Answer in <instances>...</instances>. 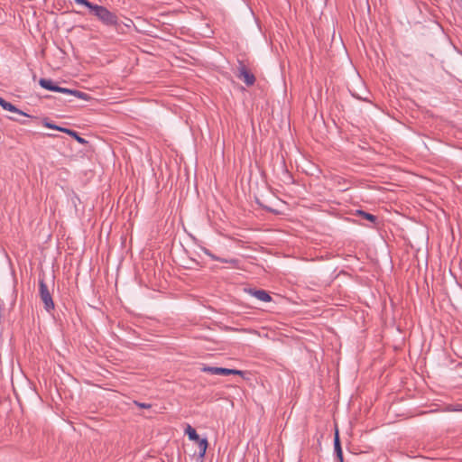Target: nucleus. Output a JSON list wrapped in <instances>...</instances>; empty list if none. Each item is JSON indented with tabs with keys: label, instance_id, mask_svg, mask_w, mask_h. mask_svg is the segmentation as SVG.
<instances>
[{
	"label": "nucleus",
	"instance_id": "f257e3e1",
	"mask_svg": "<svg viewBox=\"0 0 462 462\" xmlns=\"http://www.w3.org/2000/svg\"><path fill=\"white\" fill-rule=\"evenodd\" d=\"M89 13L106 26L117 27L119 25L117 15L106 6L95 4Z\"/></svg>",
	"mask_w": 462,
	"mask_h": 462
},
{
	"label": "nucleus",
	"instance_id": "f03ea898",
	"mask_svg": "<svg viewBox=\"0 0 462 462\" xmlns=\"http://www.w3.org/2000/svg\"><path fill=\"white\" fill-rule=\"evenodd\" d=\"M39 293L41 300L44 304V309L48 312L54 310V302L52 300V297L43 279L39 281Z\"/></svg>",
	"mask_w": 462,
	"mask_h": 462
},
{
	"label": "nucleus",
	"instance_id": "7ed1b4c3",
	"mask_svg": "<svg viewBox=\"0 0 462 462\" xmlns=\"http://www.w3.org/2000/svg\"><path fill=\"white\" fill-rule=\"evenodd\" d=\"M238 73L237 78L242 79L246 86L250 87L253 86L255 82V77L253 73L250 72V70L245 67V64L242 62H239V66L237 68Z\"/></svg>",
	"mask_w": 462,
	"mask_h": 462
},
{
	"label": "nucleus",
	"instance_id": "20e7f679",
	"mask_svg": "<svg viewBox=\"0 0 462 462\" xmlns=\"http://www.w3.org/2000/svg\"><path fill=\"white\" fill-rule=\"evenodd\" d=\"M39 84L45 89H48V90H51V91H55V92H60V93H63L64 92H69L68 91V88H61V87H59L57 85H55L53 83L52 80L51 79H41L40 81H39Z\"/></svg>",
	"mask_w": 462,
	"mask_h": 462
},
{
	"label": "nucleus",
	"instance_id": "39448f33",
	"mask_svg": "<svg viewBox=\"0 0 462 462\" xmlns=\"http://www.w3.org/2000/svg\"><path fill=\"white\" fill-rule=\"evenodd\" d=\"M249 292L252 296L263 302H269L272 300L271 296L264 290L251 289Z\"/></svg>",
	"mask_w": 462,
	"mask_h": 462
},
{
	"label": "nucleus",
	"instance_id": "423d86ee",
	"mask_svg": "<svg viewBox=\"0 0 462 462\" xmlns=\"http://www.w3.org/2000/svg\"><path fill=\"white\" fill-rule=\"evenodd\" d=\"M334 448H335V452L337 454V457L338 458V460L340 462H343V454H342V448H341V446H340V440H339V437H338V432L337 430L336 431L335 433V438H334Z\"/></svg>",
	"mask_w": 462,
	"mask_h": 462
},
{
	"label": "nucleus",
	"instance_id": "0eeeda50",
	"mask_svg": "<svg viewBox=\"0 0 462 462\" xmlns=\"http://www.w3.org/2000/svg\"><path fill=\"white\" fill-rule=\"evenodd\" d=\"M218 374H220V375L236 374V375L244 376L245 372L241 371V370H236V369L219 367Z\"/></svg>",
	"mask_w": 462,
	"mask_h": 462
},
{
	"label": "nucleus",
	"instance_id": "6e6552de",
	"mask_svg": "<svg viewBox=\"0 0 462 462\" xmlns=\"http://www.w3.org/2000/svg\"><path fill=\"white\" fill-rule=\"evenodd\" d=\"M196 442L199 446V456L203 457L208 448V440L207 439L199 438V439L196 440Z\"/></svg>",
	"mask_w": 462,
	"mask_h": 462
},
{
	"label": "nucleus",
	"instance_id": "1a4fd4ad",
	"mask_svg": "<svg viewBox=\"0 0 462 462\" xmlns=\"http://www.w3.org/2000/svg\"><path fill=\"white\" fill-rule=\"evenodd\" d=\"M68 91L69 92H64V94H69V95L74 96V97H76L79 99H83V100L90 99V97L85 92L76 90V89H69V88H68Z\"/></svg>",
	"mask_w": 462,
	"mask_h": 462
},
{
	"label": "nucleus",
	"instance_id": "9d476101",
	"mask_svg": "<svg viewBox=\"0 0 462 462\" xmlns=\"http://www.w3.org/2000/svg\"><path fill=\"white\" fill-rule=\"evenodd\" d=\"M4 109L7 110V111H10V112L16 113V114L21 115V116H30L29 115H27L26 113L23 112L22 110L17 108L15 106L11 104L10 102L6 103V105L5 106Z\"/></svg>",
	"mask_w": 462,
	"mask_h": 462
},
{
	"label": "nucleus",
	"instance_id": "9b49d317",
	"mask_svg": "<svg viewBox=\"0 0 462 462\" xmlns=\"http://www.w3.org/2000/svg\"><path fill=\"white\" fill-rule=\"evenodd\" d=\"M65 134H69V135L72 136L73 138H75V140H76L78 143H81V144H86V143H88V141H87V140H85L84 138L80 137V136L78 134V133H77V132H75V131H73V130H71V129L67 128V129H66V131H65Z\"/></svg>",
	"mask_w": 462,
	"mask_h": 462
},
{
	"label": "nucleus",
	"instance_id": "f8f14e48",
	"mask_svg": "<svg viewBox=\"0 0 462 462\" xmlns=\"http://www.w3.org/2000/svg\"><path fill=\"white\" fill-rule=\"evenodd\" d=\"M185 432L189 436V439L194 440V441L199 439V436L197 433L196 430L193 429L190 425H188Z\"/></svg>",
	"mask_w": 462,
	"mask_h": 462
},
{
	"label": "nucleus",
	"instance_id": "ddd939ff",
	"mask_svg": "<svg viewBox=\"0 0 462 462\" xmlns=\"http://www.w3.org/2000/svg\"><path fill=\"white\" fill-rule=\"evenodd\" d=\"M42 125L47 127V128H50V129H55V130H58L60 132H62V133H65L66 129L65 127H61V126H59V125H56L51 122H49L47 119H43V122H42Z\"/></svg>",
	"mask_w": 462,
	"mask_h": 462
},
{
	"label": "nucleus",
	"instance_id": "4468645a",
	"mask_svg": "<svg viewBox=\"0 0 462 462\" xmlns=\"http://www.w3.org/2000/svg\"><path fill=\"white\" fill-rule=\"evenodd\" d=\"M358 215H360L363 218L366 219V220H369L373 223L375 222L376 220V217L374 215H372L370 213H367V212H365V211H362V210H358L357 211Z\"/></svg>",
	"mask_w": 462,
	"mask_h": 462
},
{
	"label": "nucleus",
	"instance_id": "2eb2a0df",
	"mask_svg": "<svg viewBox=\"0 0 462 462\" xmlns=\"http://www.w3.org/2000/svg\"><path fill=\"white\" fill-rule=\"evenodd\" d=\"M202 371L211 374H218L219 367L216 366H204Z\"/></svg>",
	"mask_w": 462,
	"mask_h": 462
},
{
	"label": "nucleus",
	"instance_id": "dca6fc26",
	"mask_svg": "<svg viewBox=\"0 0 462 462\" xmlns=\"http://www.w3.org/2000/svg\"><path fill=\"white\" fill-rule=\"evenodd\" d=\"M77 4L79 5H85L86 7H88L89 9V12L91 11V9L93 8V6L95 5V4L89 2L88 0H74Z\"/></svg>",
	"mask_w": 462,
	"mask_h": 462
},
{
	"label": "nucleus",
	"instance_id": "f3484780",
	"mask_svg": "<svg viewBox=\"0 0 462 462\" xmlns=\"http://www.w3.org/2000/svg\"><path fill=\"white\" fill-rule=\"evenodd\" d=\"M445 411H462V405L460 404H457V405H452V404H449L446 407Z\"/></svg>",
	"mask_w": 462,
	"mask_h": 462
},
{
	"label": "nucleus",
	"instance_id": "a211bd4d",
	"mask_svg": "<svg viewBox=\"0 0 462 462\" xmlns=\"http://www.w3.org/2000/svg\"><path fill=\"white\" fill-rule=\"evenodd\" d=\"M134 403L141 408V409H150L152 407V404L150 403H145V402H137V401H134Z\"/></svg>",
	"mask_w": 462,
	"mask_h": 462
},
{
	"label": "nucleus",
	"instance_id": "6ab92c4d",
	"mask_svg": "<svg viewBox=\"0 0 462 462\" xmlns=\"http://www.w3.org/2000/svg\"><path fill=\"white\" fill-rule=\"evenodd\" d=\"M205 253H206L208 256H210L212 259H214V260L220 261V262H222V263H227V261L223 260V259H220V258H218V257L215 256L214 254H211L208 249H205Z\"/></svg>",
	"mask_w": 462,
	"mask_h": 462
},
{
	"label": "nucleus",
	"instance_id": "aec40b11",
	"mask_svg": "<svg viewBox=\"0 0 462 462\" xmlns=\"http://www.w3.org/2000/svg\"><path fill=\"white\" fill-rule=\"evenodd\" d=\"M7 101L5 100L3 97H0V106L4 108L6 105Z\"/></svg>",
	"mask_w": 462,
	"mask_h": 462
},
{
	"label": "nucleus",
	"instance_id": "412c9836",
	"mask_svg": "<svg viewBox=\"0 0 462 462\" xmlns=\"http://www.w3.org/2000/svg\"><path fill=\"white\" fill-rule=\"evenodd\" d=\"M11 120H14V121H18L16 118L14 117H10Z\"/></svg>",
	"mask_w": 462,
	"mask_h": 462
},
{
	"label": "nucleus",
	"instance_id": "4be33fe9",
	"mask_svg": "<svg viewBox=\"0 0 462 462\" xmlns=\"http://www.w3.org/2000/svg\"><path fill=\"white\" fill-rule=\"evenodd\" d=\"M46 135H48V136H54V135H53V134H47Z\"/></svg>",
	"mask_w": 462,
	"mask_h": 462
}]
</instances>
